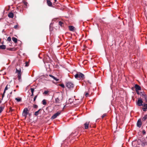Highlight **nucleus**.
<instances>
[{
	"label": "nucleus",
	"instance_id": "1",
	"mask_svg": "<svg viewBox=\"0 0 147 147\" xmlns=\"http://www.w3.org/2000/svg\"><path fill=\"white\" fill-rule=\"evenodd\" d=\"M139 94L140 95V98H142V99H138V101H142V100L147 101V96L144 92H140Z\"/></svg>",
	"mask_w": 147,
	"mask_h": 147
},
{
	"label": "nucleus",
	"instance_id": "2",
	"mask_svg": "<svg viewBox=\"0 0 147 147\" xmlns=\"http://www.w3.org/2000/svg\"><path fill=\"white\" fill-rule=\"evenodd\" d=\"M74 76L76 79L80 80L83 79L84 78V75L80 72H78L74 75Z\"/></svg>",
	"mask_w": 147,
	"mask_h": 147
},
{
	"label": "nucleus",
	"instance_id": "3",
	"mask_svg": "<svg viewBox=\"0 0 147 147\" xmlns=\"http://www.w3.org/2000/svg\"><path fill=\"white\" fill-rule=\"evenodd\" d=\"M29 111L28 109L27 108H25L24 109L23 113L22 115L25 118H26L28 114Z\"/></svg>",
	"mask_w": 147,
	"mask_h": 147
},
{
	"label": "nucleus",
	"instance_id": "4",
	"mask_svg": "<svg viewBox=\"0 0 147 147\" xmlns=\"http://www.w3.org/2000/svg\"><path fill=\"white\" fill-rule=\"evenodd\" d=\"M73 102H66V105L64 106L63 109H64L66 107H67L69 106H74Z\"/></svg>",
	"mask_w": 147,
	"mask_h": 147
},
{
	"label": "nucleus",
	"instance_id": "5",
	"mask_svg": "<svg viewBox=\"0 0 147 147\" xmlns=\"http://www.w3.org/2000/svg\"><path fill=\"white\" fill-rule=\"evenodd\" d=\"M135 88L137 94H139L140 92H139V91L141 90V88L140 86L138 84H136L135 86Z\"/></svg>",
	"mask_w": 147,
	"mask_h": 147
},
{
	"label": "nucleus",
	"instance_id": "6",
	"mask_svg": "<svg viewBox=\"0 0 147 147\" xmlns=\"http://www.w3.org/2000/svg\"><path fill=\"white\" fill-rule=\"evenodd\" d=\"M16 72L18 74V80H20L21 78V69L18 70L16 69Z\"/></svg>",
	"mask_w": 147,
	"mask_h": 147
},
{
	"label": "nucleus",
	"instance_id": "7",
	"mask_svg": "<svg viewBox=\"0 0 147 147\" xmlns=\"http://www.w3.org/2000/svg\"><path fill=\"white\" fill-rule=\"evenodd\" d=\"M61 113V111H59L55 114L51 118L54 119L56 118L58 116L60 115Z\"/></svg>",
	"mask_w": 147,
	"mask_h": 147
},
{
	"label": "nucleus",
	"instance_id": "8",
	"mask_svg": "<svg viewBox=\"0 0 147 147\" xmlns=\"http://www.w3.org/2000/svg\"><path fill=\"white\" fill-rule=\"evenodd\" d=\"M66 86L69 88H72L74 87V84L70 82H68L66 84Z\"/></svg>",
	"mask_w": 147,
	"mask_h": 147
},
{
	"label": "nucleus",
	"instance_id": "9",
	"mask_svg": "<svg viewBox=\"0 0 147 147\" xmlns=\"http://www.w3.org/2000/svg\"><path fill=\"white\" fill-rule=\"evenodd\" d=\"M142 124V122H141V119H139L137 122V126L140 128L141 127Z\"/></svg>",
	"mask_w": 147,
	"mask_h": 147
},
{
	"label": "nucleus",
	"instance_id": "10",
	"mask_svg": "<svg viewBox=\"0 0 147 147\" xmlns=\"http://www.w3.org/2000/svg\"><path fill=\"white\" fill-rule=\"evenodd\" d=\"M89 123V122H87L84 123V126L85 129H87L88 128Z\"/></svg>",
	"mask_w": 147,
	"mask_h": 147
},
{
	"label": "nucleus",
	"instance_id": "11",
	"mask_svg": "<svg viewBox=\"0 0 147 147\" xmlns=\"http://www.w3.org/2000/svg\"><path fill=\"white\" fill-rule=\"evenodd\" d=\"M142 106L144 107L142 108L143 111H147V104H143Z\"/></svg>",
	"mask_w": 147,
	"mask_h": 147
},
{
	"label": "nucleus",
	"instance_id": "12",
	"mask_svg": "<svg viewBox=\"0 0 147 147\" xmlns=\"http://www.w3.org/2000/svg\"><path fill=\"white\" fill-rule=\"evenodd\" d=\"M69 30L71 31H74L75 30V28L73 26H69Z\"/></svg>",
	"mask_w": 147,
	"mask_h": 147
},
{
	"label": "nucleus",
	"instance_id": "13",
	"mask_svg": "<svg viewBox=\"0 0 147 147\" xmlns=\"http://www.w3.org/2000/svg\"><path fill=\"white\" fill-rule=\"evenodd\" d=\"M47 5L50 7H54L53 6H52V3L50 1L47 0Z\"/></svg>",
	"mask_w": 147,
	"mask_h": 147
},
{
	"label": "nucleus",
	"instance_id": "14",
	"mask_svg": "<svg viewBox=\"0 0 147 147\" xmlns=\"http://www.w3.org/2000/svg\"><path fill=\"white\" fill-rule=\"evenodd\" d=\"M49 76L53 78L56 81H59V79H58L56 78L54 76L52 75H49Z\"/></svg>",
	"mask_w": 147,
	"mask_h": 147
},
{
	"label": "nucleus",
	"instance_id": "15",
	"mask_svg": "<svg viewBox=\"0 0 147 147\" xmlns=\"http://www.w3.org/2000/svg\"><path fill=\"white\" fill-rule=\"evenodd\" d=\"M8 16L9 18H12L14 16L13 13L12 12H10L8 14Z\"/></svg>",
	"mask_w": 147,
	"mask_h": 147
},
{
	"label": "nucleus",
	"instance_id": "16",
	"mask_svg": "<svg viewBox=\"0 0 147 147\" xmlns=\"http://www.w3.org/2000/svg\"><path fill=\"white\" fill-rule=\"evenodd\" d=\"M143 102H136V104L139 106L143 105Z\"/></svg>",
	"mask_w": 147,
	"mask_h": 147
},
{
	"label": "nucleus",
	"instance_id": "17",
	"mask_svg": "<svg viewBox=\"0 0 147 147\" xmlns=\"http://www.w3.org/2000/svg\"><path fill=\"white\" fill-rule=\"evenodd\" d=\"M5 108V105H3L0 107V113H1L3 110Z\"/></svg>",
	"mask_w": 147,
	"mask_h": 147
},
{
	"label": "nucleus",
	"instance_id": "18",
	"mask_svg": "<svg viewBox=\"0 0 147 147\" xmlns=\"http://www.w3.org/2000/svg\"><path fill=\"white\" fill-rule=\"evenodd\" d=\"M5 49V45H0V49Z\"/></svg>",
	"mask_w": 147,
	"mask_h": 147
},
{
	"label": "nucleus",
	"instance_id": "19",
	"mask_svg": "<svg viewBox=\"0 0 147 147\" xmlns=\"http://www.w3.org/2000/svg\"><path fill=\"white\" fill-rule=\"evenodd\" d=\"M12 40L15 42L16 43L17 42V39L14 37H13L12 38Z\"/></svg>",
	"mask_w": 147,
	"mask_h": 147
},
{
	"label": "nucleus",
	"instance_id": "20",
	"mask_svg": "<svg viewBox=\"0 0 147 147\" xmlns=\"http://www.w3.org/2000/svg\"><path fill=\"white\" fill-rule=\"evenodd\" d=\"M8 86V85H7L6 86V87H5V89L4 90V92L3 93V96L4 95V94L6 90H7V89H8V87H7Z\"/></svg>",
	"mask_w": 147,
	"mask_h": 147
},
{
	"label": "nucleus",
	"instance_id": "21",
	"mask_svg": "<svg viewBox=\"0 0 147 147\" xmlns=\"http://www.w3.org/2000/svg\"><path fill=\"white\" fill-rule=\"evenodd\" d=\"M40 109H39L38 111H36L34 113V115L36 116H37L38 115L39 113V111L40 110Z\"/></svg>",
	"mask_w": 147,
	"mask_h": 147
},
{
	"label": "nucleus",
	"instance_id": "22",
	"mask_svg": "<svg viewBox=\"0 0 147 147\" xmlns=\"http://www.w3.org/2000/svg\"><path fill=\"white\" fill-rule=\"evenodd\" d=\"M147 119V115H145L143 118L142 120L143 121H145Z\"/></svg>",
	"mask_w": 147,
	"mask_h": 147
},
{
	"label": "nucleus",
	"instance_id": "23",
	"mask_svg": "<svg viewBox=\"0 0 147 147\" xmlns=\"http://www.w3.org/2000/svg\"><path fill=\"white\" fill-rule=\"evenodd\" d=\"M15 100H17V101H20L22 100V98L18 97L17 98H15Z\"/></svg>",
	"mask_w": 147,
	"mask_h": 147
},
{
	"label": "nucleus",
	"instance_id": "24",
	"mask_svg": "<svg viewBox=\"0 0 147 147\" xmlns=\"http://www.w3.org/2000/svg\"><path fill=\"white\" fill-rule=\"evenodd\" d=\"M49 91L48 90L45 91L43 93V94H45V95L48 94V93L49 92Z\"/></svg>",
	"mask_w": 147,
	"mask_h": 147
},
{
	"label": "nucleus",
	"instance_id": "25",
	"mask_svg": "<svg viewBox=\"0 0 147 147\" xmlns=\"http://www.w3.org/2000/svg\"><path fill=\"white\" fill-rule=\"evenodd\" d=\"M30 90H31V92L32 93V94L31 96H33V92L34 91V88H31L30 89Z\"/></svg>",
	"mask_w": 147,
	"mask_h": 147
},
{
	"label": "nucleus",
	"instance_id": "26",
	"mask_svg": "<svg viewBox=\"0 0 147 147\" xmlns=\"http://www.w3.org/2000/svg\"><path fill=\"white\" fill-rule=\"evenodd\" d=\"M107 115V114L106 113L104 114L102 116V118H104Z\"/></svg>",
	"mask_w": 147,
	"mask_h": 147
},
{
	"label": "nucleus",
	"instance_id": "27",
	"mask_svg": "<svg viewBox=\"0 0 147 147\" xmlns=\"http://www.w3.org/2000/svg\"><path fill=\"white\" fill-rule=\"evenodd\" d=\"M85 95L86 96V97L89 96V93L88 92H85Z\"/></svg>",
	"mask_w": 147,
	"mask_h": 147
},
{
	"label": "nucleus",
	"instance_id": "28",
	"mask_svg": "<svg viewBox=\"0 0 147 147\" xmlns=\"http://www.w3.org/2000/svg\"><path fill=\"white\" fill-rule=\"evenodd\" d=\"M59 86H60L61 87L63 88H65V86L63 84H59Z\"/></svg>",
	"mask_w": 147,
	"mask_h": 147
},
{
	"label": "nucleus",
	"instance_id": "29",
	"mask_svg": "<svg viewBox=\"0 0 147 147\" xmlns=\"http://www.w3.org/2000/svg\"><path fill=\"white\" fill-rule=\"evenodd\" d=\"M7 40L9 41H10L11 40V38L10 37H9L7 39Z\"/></svg>",
	"mask_w": 147,
	"mask_h": 147
},
{
	"label": "nucleus",
	"instance_id": "30",
	"mask_svg": "<svg viewBox=\"0 0 147 147\" xmlns=\"http://www.w3.org/2000/svg\"><path fill=\"white\" fill-rule=\"evenodd\" d=\"M59 25H60L61 26H62V24H63V22L61 21L59 22Z\"/></svg>",
	"mask_w": 147,
	"mask_h": 147
},
{
	"label": "nucleus",
	"instance_id": "31",
	"mask_svg": "<svg viewBox=\"0 0 147 147\" xmlns=\"http://www.w3.org/2000/svg\"><path fill=\"white\" fill-rule=\"evenodd\" d=\"M34 108H37L38 107V106L36 105H34Z\"/></svg>",
	"mask_w": 147,
	"mask_h": 147
},
{
	"label": "nucleus",
	"instance_id": "32",
	"mask_svg": "<svg viewBox=\"0 0 147 147\" xmlns=\"http://www.w3.org/2000/svg\"><path fill=\"white\" fill-rule=\"evenodd\" d=\"M142 133L144 134H146V131L145 130H143L142 131Z\"/></svg>",
	"mask_w": 147,
	"mask_h": 147
},
{
	"label": "nucleus",
	"instance_id": "33",
	"mask_svg": "<svg viewBox=\"0 0 147 147\" xmlns=\"http://www.w3.org/2000/svg\"><path fill=\"white\" fill-rule=\"evenodd\" d=\"M28 66V63L27 62H26V66Z\"/></svg>",
	"mask_w": 147,
	"mask_h": 147
},
{
	"label": "nucleus",
	"instance_id": "34",
	"mask_svg": "<svg viewBox=\"0 0 147 147\" xmlns=\"http://www.w3.org/2000/svg\"><path fill=\"white\" fill-rule=\"evenodd\" d=\"M42 104L44 105H45L47 104V102H42Z\"/></svg>",
	"mask_w": 147,
	"mask_h": 147
},
{
	"label": "nucleus",
	"instance_id": "35",
	"mask_svg": "<svg viewBox=\"0 0 147 147\" xmlns=\"http://www.w3.org/2000/svg\"><path fill=\"white\" fill-rule=\"evenodd\" d=\"M37 97V96H36L34 97V101H35V100H36Z\"/></svg>",
	"mask_w": 147,
	"mask_h": 147
},
{
	"label": "nucleus",
	"instance_id": "36",
	"mask_svg": "<svg viewBox=\"0 0 147 147\" xmlns=\"http://www.w3.org/2000/svg\"><path fill=\"white\" fill-rule=\"evenodd\" d=\"M18 27V26L17 25H16L14 27V28L15 29H16Z\"/></svg>",
	"mask_w": 147,
	"mask_h": 147
},
{
	"label": "nucleus",
	"instance_id": "37",
	"mask_svg": "<svg viewBox=\"0 0 147 147\" xmlns=\"http://www.w3.org/2000/svg\"><path fill=\"white\" fill-rule=\"evenodd\" d=\"M24 4H25L26 5L27 3L26 2H25Z\"/></svg>",
	"mask_w": 147,
	"mask_h": 147
},
{
	"label": "nucleus",
	"instance_id": "38",
	"mask_svg": "<svg viewBox=\"0 0 147 147\" xmlns=\"http://www.w3.org/2000/svg\"><path fill=\"white\" fill-rule=\"evenodd\" d=\"M55 1V3L57 1V0H54Z\"/></svg>",
	"mask_w": 147,
	"mask_h": 147
},
{
	"label": "nucleus",
	"instance_id": "39",
	"mask_svg": "<svg viewBox=\"0 0 147 147\" xmlns=\"http://www.w3.org/2000/svg\"><path fill=\"white\" fill-rule=\"evenodd\" d=\"M42 101H45V99H44V100H42Z\"/></svg>",
	"mask_w": 147,
	"mask_h": 147
},
{
	"label": "nucleus",
	"instance_id": "40",
	"mask_svg": "<svg viewBox=\"0 0 147 147\" xmlns=\"http://www.w3.org/2000/svg\"><path fill=\"white\" fill-rule=\"evenodd\" d=\"M18 86H16V87H18Z\"/></svg>",
	"mask_w": 147,
	"mask_h": 147
},
{
	"label": "nucleus",
	"instance_id": "41",
	"mask_svg": "<svg viewBox=\"0 0 147 147\" xmlns=\"http://www.w3.org/2000/svg\"><path fill=\"white\" fill-rule=\"evenodd\" d=\"M14 91H16V90H14Z\"/></svg>",
	"mask_w": 147,
	"mask_h": 147
},
{
	"label": "nucleus",
	"instance_id": "42",
	"mask_svg": "<svg viewBox=\"0 0 147 147\" xmlns=\"http://www.w3.org/2000/svg\"><path fill=\"white\" fill-rule=\"evenodd\" d=\"M1 102H0V104L1 103Z\"/></svg>",
	"mask_w": 147,
	"mask_h": 147
}]
</instances>
